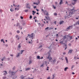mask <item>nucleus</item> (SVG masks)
<instances>
[{
  "label": "nucleus",
  "mask_w": 79,
  "mask_h": 79,
  "mask_svg": "<svg viewBox=\"0 0 79 79\" xmlns=\"http://www.w3.org/2000/svg\"><path fill=\"white\" fill-rule=\"evenodd\" d=\"M77 11L75 10L74 8H73L72 9L70 10L69 11H67L66 12V15L68 16L69 17H71L72 16V14H74V12Z\"/></svg>",
  "instance_id": "f257e3e1"
},
{
  "label": "nucleus",
  "mask_w": 79,
  "mask_h": 79,
  "mask_svg": "<svg viewBox=\"0 0 79 79\" xmlns=\"http://www.w3.org/2000/svg\"><path fill=\"white\" fill-rule=\"evenodd\" d=\"M9 73L10 74L11 73L12 75L11 77L13 79H15L17 78V77L16 75H15V73H14L13 72H12L10 70L9 71Z\"/></svg>",
  "instance_id": "f03ea898"
},
{
  "label": "nucleus",
  "mask_w": 79,
  "mask_h": 79,
  "mask_svg": "<svg viewBox=\"0 0 79 79\" xmlns=\"http://www.w3.org/2000/svg\"><path fill=\"white\" fill-rule=\"evenodd\" d=\"M28 36H27V37L29 36L31 39H33L34 37L35 36V35H33V33H32L31 35L28 34Z\"/></svg>",
  "instance_id": "7ed1b4c3"
},
{
  "label": "nucleus",
  "mask_w": 79,
  "mask_h": 79,
  "mask_svg": "<svg viewBox=\"0 0 79 79\" xmlns=\"http://www.w3.org/2000/svg\"><path fill=\"white\" fill-rule=\"evenodd\" d=\"M73 28V26H69V27H68L66 29V31H68L70 29Z\"/></svg>",
  "instance_id": "20e7f679"
},
{
  "label": "nucleus",
  "mask_w": 79,
  "mask_h": 79,
  "mask_svg": "<svg viewBox=\"0 0 79 79\" xmlns=\"http://www.w3.org/2000/svg\"><path fill=\"white\" fill-rule=\"evenodd\" d=\"M77 0H73V1H72V4L73 5H74L77 2Z\"/></svg>",
  "instance_id": "39448f33"
},
{
  "label": "nucleus",
  "mask_w": 79,
  "mask_h": 79,
  "mask_svg": "<svg viewBox=\"0 0 79 79\" xmlns=\"http://www.w3.org/2000/svg\"><path fill=\"white\" fill-rule=\"evenodd\" d=\"M51 55L49 54L48 56V57L49 61H50L52 59V58L50 56Z\"/></svg>",
  "instance_id": "423d86ee"
},
{
  "label": "nucleus",
  "mask_w": 79,
  "mask_h": 79,
  "mask_svg": "<svg viewBox=\"0 0 79 79\" xmlns=\"http://www.w3.org/2000/svg\"><path fill=\"white\" fill-rule=\"evenodd\" d=\"M44 14L46 15L47 16L48 15V12H47V11L46 10L44 11Z\"/></svg>",
  "instance_id": "0eeeda50"
},
{
  "label": "nucleus",
  "mask_w": 79,
  "mask_h": 79,
  "mask_svg": "<svg viewBox=\"0 0 79 79\" xmlns=\"http://www.w3.org/2000/svg\"><path fill=\"white\" fill-rule=\"evenodd\" d=\"M27 8H28L29 9L31 8V6H30L29 4H27Z\"/></svg>",
  "instance_id": "6e6552de"
},
{
  "label": "nucleus",
  "mask_w": 79,
  "mask_h": 79,
  "mask_svg": "<svg viewBox=\"0 0 79 79\" xmlns=\"http://www.w3.org/2000/svg\"><path fill=\"white\" fill-rule=\"evenodd\" d=\"M64 23V22L63 21H60V23H59V24H63Z\"/></svg>",
  "instance_id": "1a4fd4ad"
},
{
  "label": "nucleus",
  "mask_w": 79,
  "mask_h": 79,
  "mask_svg": "<svg viewBox=\"0 0 79 79\" xmlns=\"http://www.w3.org/2000/svg\"><path fill=\"white\" fill-rule=\"evenodd\" d=\"M73 51V50H69L68 53H71L72 51Z\"/></svg>",
  "instance_id": "9d476101"
},
{
  "label": "nucleus",
  "mask_w": 79,
  "mask_h": 79,
  "mask_svg": "<svg viewBox=\"0 0 79 79\" xmlns=\"http://www.w3.org/2000/svg\"><path fill=\"white\" fill-rule=\"evenodd\" d=\"M3 72H5V73H4V75L5 76H6V74H7V72L6 71H4Z\"/></svg>",
  "instance_id": "9b49d317"
},
{
  "label": "nucleus",
  "mask_w": 79,
  "mask_h": 79,
  "mask_svg": "<svg viewBox=\"0 0 79 79\" xmlns=\"http://www.w3.org/2000/svg\"><path fill=\"white\" fill-rule=\"evenodd\" d=\"M67 69H69L68 67H66L64 69V71H66Z\"/></svg>",
  "instance_id": "f8f14e48"
},
{
  "label": "nucleus",
  "mask_w": 79,
  "mask_h": 79,
  "mask_svg": "<svg viewBox=\"0 0 79 79\" xmlns=\"http://www.w3.org/2000/svg\"><path fill=\"white\" fill-rule=\"evenodd\" d=\"M31 69V68L30 67H29V68H27L26 69L25 71H28V70H29V69Z\"/></svg>",
  "instance_id": "ddd939ff"
},
{
  "label": "nucleus",
  "mask_w": 79,
  "mask_h": 79,
  "mask_svg": "<svg viewBox=\"0 0 79 79\" xmlns=\"http://www.w3.org/2000/svg\"><path fill=\"white\" fill-rule=\"evenodd\" d=\"M60 5H61L63 4L62 0H60Z\"/></svg>",
  "instance_id": "4468645a"
},
{
  "label": "nucleus",
  "mask_w": 79,
  "mask_h": 79,
  "mask_svg": "<svg viewBox=\"0 0 79 79\" xmlns=\"http://www.w3.org/2000/svg\"><path fill=\"white\" fill-rule=\"evenodd\" d=\"M32 63V60H30V61H29V64H31Z\"/></svg>",
  "instance_id": "2eb2a0df"
},
{
  "label": "nucleus",
  "mask_w": 79,
  "mask_h": 79,
  "mask_svg": "<svg viewBox=\"0 0 79 79\" xmlns=\"http://www.w3.org/2000/svg\"><path fill=\"white\" fill-rule=\"evenodd\" d=\"M56 61V59L54 60H53V64H54L55 63Z\"/></svg>",
  "instance_id": "dca6fc26"
},
{
  "label": "nucleus",
  "mask_w": 79,
  "mask_h": 79,
  "mask_svg": "<svg viewBox=\"0 0 79 79\" xmlns=\"http://www.w3.org/2000/svg\"><path fill=\"white\" fill-rule=\"evenodd\" d=\"M16 38L17 39H18V40H19V37L18 35H17L16 36Z\"/></svg>",
  "instance_id": "f3484780"
},
{
  "label": "nucleus",
  "mask_w": 79,
  "mask_h": 79,
  "mask_svg": "<svg viewBox=\"0 0 79 79\" xmlns=\"http://www.w3.org/2000/svg\"><path fill=\"white\" fill-rule=\"evenodd\" d=\"M25 77H24V76H21V78L22 79H24V78Z\"/></svg>",
  "instance_id": "a211bd4d"
},
{
  "label": "nucleus",
  "mask_w": 79,
  "mask_h": 79,
  "mask_svg": "<svg viewBox=\"0 0 79 79\" xmlns=\"http://www.w3.org/2000/svg\"><path fill=\"white\" fill-rule=\"evenodd\" d=\"M21 47V44H19V46H18V48H20Z\"/></svg>",
  "instance_id": "6ab92c4d"
},
{
  "label": "nucleus",
  "mask_w": 79,
  "mask_h": 79,
  "mask_svg": "<svg viewBox=\"0 0 79 79\" xmlns=\"http://www.w3.org/2000/svg\"><path fill=\"white\" fill-rule=\"evenodd\" d=\"M69 38L70 39V40L71 39H73V37L72 36H69Z\"/></svg>",
  "instance_id": "aec40b11"
},
{
  "label": "nucleus",
  "mask_w": 79,
  "mask_h": 79,
  "mask_svg": "<svg viewBox=\"0 0 79 79\" xmlns=\"http://www.w3.org/2000/svg\"><path fill=\"white\" fill-rule=\"evenodd\" d=\"M40 56H37V59H40Z\"/></svg>",
  "instance_id": "412c9836"
},
{
  "label": "nucleus",
  "mask_w": 79,
  "mask_h": 79,
  "mask_svg": "<svg viewBox=\"0 0 79 79\" xmlns=\"http://www.w3.org/2000/svg\"><path fill=\"white\" fill-rule=\"evenodd\" d=\"M66 36V35H65V36H63V38H64V39H65L67 38Z\"/></svg>",
  "instance_id": "4be33fe9"
},
{
  "label": "nucleus",
  "mask_w": 79,
  "mask_h": 79,
  "mask_svg": "<svg viewBox=\"0 0 79 79\" xmlns=\"http://www.w3.org/2000/svg\"><path fill=\"white\" fill-rule=\"evenodd\" d=\"M5 59V57H3V58L2 59H1V60L2 61H3Z\"/></svg>",
  "instance_id": "5701e85b"
},
{
  "label": "nucleus",
  "mask_w": 79,
  "mask_h": 79,
  "mask_svg": "<svg viewBox=\"0 0 79 79\" xmlns=\"http://www.w3.org/2000/svg\"><path fill=\"white\" fill-rule=\"evenodd\" d=\"M16 69V68L15 66H14L13 68V70H15Z\"/></svg>",
  "instance_id": "b1692460"
},
{
  "label": "nucleus",
  "mask_w": 79,
  "mask_h": 79,
  "mask_svg": "<svg viewBox=\"0 0 79 79\" xmlns=\"http://www.w3.org/2000/svg\"><path fill=\"white\" fill-rule=\"evenodd\" d=\"M20 53H19L18 54V55L17 56V57H18V56H19Z\"/></svg>",
  "instance_id": "393cba45"
},
{
  "label": "nucleus",
  "mask_w": 79,
  "mask_h": 79,
  "mask_svg": "<svg viewBox=\"0 0 79 79\" xmlns=\"http://www.w3.org/2000/svg\"><path fill=\"white\" fill-rule=\"evenodd\" d=\"M63 41H61V42H60V44H63Z\"/></svg>",
  "instance_id": "a878e982"
},
{
  "label": "nucleus",
  "mask_w": 79,
  "mask_h": 79,
  "mask_svg": "<svg viewBox=\"0 0 79 79\" xmlns=\"http://www.w3.org/2000/svg\"><path fill=\"white\" fill-rule=\"evenodd\" d=\"M24 11H25L26 12H28V10H25Z\"/></svg>",
  "instance_id": "bb28decb"
},
{
  "label": "nucleus",
  "mask_w": 79,
  "mask_h": 79,
  "mask_svg": "<svg viewBox=\"0 0 79 79\" xmlns=\"http://www.w3.org/2000/svg\"><path fill=\"white\" fill-rule=\"evenodd\" d=\"M65 59L66 60H68L67 57H66V56L65 57Z\"/></svg>",
  "instance_id": "cd10ccee"
},
{
  "label": "nucleus",
  "mask_w": 79,
  "mask_h": 79,
  "mask_svg": "<svg viewBox=\"0 0 79 79\" xmlns=\"http://www.w3.org/2000/svg\"><path fill=\"white\" fill-rule=\"evenodd\" d=\"M45 18H46V19H47V20H48V18H49V17H45Z\"/></svg>",
  "instance_id": "c85d7f7f"
},
{
  "label": "nucleus",
  "mask_w": 79,
  "mask_h": 79,
  "mask_svg": "<svg viewBox=\"0 0 79 79\" xmlns=\"http://www.w3.org/2000/svg\"><path fill=\"white\" fill-rule=\"evenodd\" d=\"M66 60V63L68 64L69 63L68 60Z\"/></svg>",
  "instance_id": "c756f323"
},
{
  "label": "nucleus",
  "mask_w": 79,
  "mask_h": 79,
  "mask_svg": "<svg viewBox=\"0 0 79 79\" xmlns=\"http://www.w3.org/2000/svg\"><path fill=\"white\" fill-rule=\"evenodd\" d=\"M19 10V8H15V10Z\"/></svg>",
  "instance_id": "7c9ffc66"
},
{
  "label": "nucleus",
  "mask_w": 79,
  "mask_h": 79,
  "mask_svg": "<svg viewBox=\"0 0 79 79\" xmlns=\"http://www.w3.org/2000/svg\"><path fill=\"white\" fill-rule=\"evenodd\" d=\"M38 25L40 27V26H41V24H40V23H38Z\"/></svg>",
  "instance_id": "2f4dec72"
},
{
  "label": "nucleus",
  "mask_w": 79,
  "mask_h": 79,
  "mask_svg": "<svg viewBox=\"0 0 79 79\" xmlns=\"http://www.w3.org/2000/svg\"><path fill=\"white\" fill-rule=\"evenodd\" d=\"M54 15L55 16H56L57 15V14L56 13H54Z\"/></svg>",
  "instance_id": "473e14b6"
},
{
  "label": "nucleus",
  "mask_w": 79,
  "mask_h": 79,
  "mask_svg": "<svg viewBox=\"0 0 79 79\" xmlns=\"http://www.w3.org/2000/svg\"><path fill=\"white\" fill-rule=\"evenodd\" d=\"M40 67H44V64H41V65Z\"/></svg>",
  "instance_id": "72a5a7b5"
},
{
  "label": "nucleus",
  "mask_w": 79,
  "mask_h": 79,
  "mask_svg": "<svg viewBox=\"0 0 79 79\" xmlns=\"http://www.w3.org/2000/svg\"><path fill=\"white\" fill-rule=\"evenodd\" d=\"M19 25V23H17L16 25L17 27H18Z\"/></svg>",
  "instance_id": "f704fd0d"
},
{
  "label": "nucleus",
  "mask_w": 79,
  "mask_h": 79,
  "mask_svg": "<svg viewBox=\"0 0 79 79\" xmlns=\"http://www.w3.org/2000/svg\"><path fill=\"white\" fill-rule=\"evenodd\" d=\"M24 51V50H22L21 51V54H22L23 53V52Z\"/></svg>",
  "instance_id": "c9c22d12"
},
{
  "label": "nucleus",
  "mask_w": 79,
  "mask_h": 79,
  "mask_svg": "<svg viewBox=\"0 0 79 79\" xmlns=\"http://www.w3.org/2000/svg\"><path fill=\"white\" fill-rule=\"evenodd\" d=\"M17 33H20V31H19V30H18V31H17Z\"/></svg>",
  "instance_id": "e433bc0d"
},
{
  "label": "nucleus",
  "mask_w": 79,
  "mask_h": 79,
  "mask_svg": "<svg viewBox=\"0 0 79 79\" xmlns=\"http://www.w3.org/2000/svg\"><path fill=\"white\" fill-rule=\"evenodd\" d=\"M6 77H3V79H6Z\"/></svg>",
  "instance_id": "4c0bfd02"
},
{
  "label": "nucleus",
  "mask_w": 79,
  "mask_h": 79,
  "mask_svg": "<svg viewBox=\"0 0 79 79\" xmlns=\"http://www.w3.org/2000/svg\"><path fill=\"white\" fill-rule=\"evenodd\" d=\"M32 18V16L31 15L30 17V19H31Z\"/></svg>",
  "instance_id": "58836bf2"
},
{
  "label": "nucleus",
  "mask_w": 79,
  "mask_h": 79,
  "mask_svg": "<svg viewBox=\"0 0 79 79\" xmlns=\"http://www.w3.org/2000/svg\"><path fill=\"white\" fill-rule=\"evenodd\" d=\"M53 6L54 9H56V7L55 6Z\"/></svg>",
  "instance_id": "ea45409f"
},
{
  "label": "nucleus",
  "mask_w": 79,
  "mask_h": 79,
  "mask_svg": "<svg viewBox=\"0 0 79 79\" xmlns=\"http://www.w3.org/2000/svg\"><path fill=\"white\" fill-rule=\"evenodd\" d=\"M74 65H72V68H74Z\"/></svg>",
  "instance_id": "a19ab883"
},
{
  "label": "nucleus",
  "mask_w": 79,
  "mask_h": 79,
  "mask_svg": "<svg viewBox=\"0 0 79 79\" xmlns=\"http://www.w3.org/2000/svg\"><path fill=\"white\" fill-rule=\"evenodd\" d=\"M32 12H33V13H34V14H35L36 13V12L35 11H33Z\"/></svg>",
  "instance_id": "79ce46f5"
},
{
  "label": "nucleus",
  "mask_w": 79,
  "mask_h": 79,
  "mask_svg": "<svg viewBox=\"0 0 79 79\" xmlns=\"http://www.w3.org/2000/svg\"><path fill=\"white\" fill-rule=\"evenodd\" d=\"M44 24H42V25H41V27H43L44 26Z\"/></svg>",
  "instance_id": "37998d69"
},
{
  "label": "nucleus",
  "mask_w": 79,
  "mask_h": 79,
  "mask_svg": "<svg viewBox=\"0 0 79 79\" xmlns=\"http://www.w3.org/2000/svg\"><path fill=\"white\" fill-rule=\"evenodd\" d=\"M48 28H49V27H48L46 28H45V30H48Z\"/></svg>",
  "instance_id": "c03bdc74"
},
{
  "label": "nucleus",
  "mask_w": 79,
  "mask_h": 79,
  "mask_svg": "<svg viewBox=\"0 0 79 79\" xmlns=\"http://www.w3.org/2000/svg\"><path fill=\"white\" fill-rule=\"evenodd\" d=\"M10 11L12 12L13 11H14L13 9H10Z\"/></svg>",
  "instance_id": "a18cd8bd"
},
{
  "label": "nucleus",
  "mask_w": 79,
  "mask_h": 79,
  "mask_svg": "<svg viewBox=\"0 0 79 79\" xmlns=\"http://www.w3.org/2000/svg\"><path fill=\"white\" fill-rule=\"evenodd\" d=\"M20 27H21L20 29L21 30L23 28L21 27H20V26H19V27L20 28Z\"/></svg>",
  "instance_id": "49530a36"
},
{
  "label": "nucleus",
  "mask_w": 79,
  "mask_h": 79,
  "mask_svg": "<svg viewBox=\"0 0 79 79\" xmlns=\"http://www.w3.org/2000/svg\"><path fill=\"white\" fill-rule=\"evenodd\" d=\"M52 76H53V78H52V79H53L55 77L54 75H52Z\"/></svg>",
  "instance_id": "de8ad7c7"
},
{
  "label": "nucleus",
  "mask_w": 79,
  "mask_h": 79,
  "mask_svg": "<svg viewBox=\"0 0 79 79\" xmlns=\"http://www.w3.org/2000/svg\"><path fill=\"white\" fill-rule=\"evenodd\" d=\"M69 46H71V44H69Z\"/></svg>",
  "instance_id": "09e8293b"
},
{
  "label": "nucleus",
  "mask_w": 79,
  "mask_h": 79,
  "mask_svg": "<svg viewBox=\"0 0 79 79\" xmlns=\"http://www.w3.org/2000/svg\"><path fill=\"white\" fill-rule=\"evenodd\" d=\"M50 78H51L50 77H48L47 79H50Z\"/></svg>",
  "instance_id": "8fccbe9b"
},
{
  "label": "nucleus",
  "mask_w": 79,
  "mask_h": 79,
  "mask_svg": "<svg viewBox=\"0 0 79 79\" xmlns=\"http://www.w3.org/2000/svg\"><path fill=\"white\" fill-rule=\"evenodd\" d=\"M66 54V53L65 52H63V55H65Z\"/></svg>",
  "instance_id": "3c124183"
},
{
  "label": "nucleus",
  "mask_w": 79,
  "mask_h": 79,
  "mask_svg": "<svg viewBox=\"0 0 79 79\" xmlns=\"http://www.w3.org/2000/svg\"><path fill=\"white\" fill-rule=\"evenodd\" d=\"M56 36L58 37V34H56Z\"/></svg>",
  "instance_id": "603ef678"
},
{
  "label": "nucleus",
  "mask_w": 79,
  "mask_h": 79,
  "mask_svg": "<svg viewBox=\"0 0 79 79\" xmlns=\"http://www.w3.org/2000/svg\"><path fill=\"white\" fill-rule=\"evenodd\" d=\"M1 42H3V39H2V40H1Z\"/></svg>",
  "instance_id": "864d4df0"
},
{
  "label": "nucleus",
  "mask_w": 79,
  "mask_h": 79,
  "mask_svg": "<svg viewBox=\"0 0 79 79\" xmlns=\"http://www.w3.org/2000/svg\"><path fill=\"white\" fill-rule=\"evenodd\" d=\"M10 56H13V54H11V55H10Z\"/></svg>",
  "instance_id": "5fc2aeb1"
},
{
  "label": "nucleus",
  "mask_w": 79,
  "mask_h": 79,
  "mask_svg": "<svg viewBox=\"0 0 79 79\" xmlns=\"http://www.w3.org/2000/svg\"><path fill=\"white\" fill-rule=\"evenodd\" d=\"M72 74H75V73H74V72H72Z\"/></svg>",
  "instance_id": "6e6d98bb"
},
{
  "label": "nucleus",
  "mask_w": 79,
  "mask_h": 79,
  "mask_svg": "<svg viewBox=\"0 0 79 79\" xmlns=\"http://www.w3.org/2000/svg\"><path fill=\"white\" fill-rule=\"evenodd\" d=\"M60 62V61H57V63H59V62Z\"/></svg>",
  "instance_id": "4d7b16f0"
},
{
  "label": "nucleus",
  "mask_w": 79,
  "mask_h": 79,
  "mask_svg": "<svg viewBox=\"0 0 79 79\" xmlns=\"http://www.w3.org/2000/svg\"><path fill=\"white\" fill-rule=\"evenodd\" d=\"M64 46H65V47H67V45H66V44H64Z\"/></svg>",
  "instance_id": "13d9d810"
},
{
  "label": "nucleus",
  "mask_w": 79,
  "mask_h": 79,
  "mask_svg": "<svg viewBox=\"0 0 79 79\" xmlns=\"http://www.w3.org/2000/svg\"><path fill=\"white\" fill-rule=\"evenodd\" d=\"M76 58H77V57H74V59H76Z\"/></svg>",
  "instance_id": "bf43d9fd"
},
{
  "label": "nucleus",
  "mask_w": 79,
  "mask_h": 79,
  "mask_svg": "<svg viewBox=\"0 0 79 79\" xmlns=\"http://www.w3.org/2000/svg\"><path fill=\"white\" fill-rule=\"evenodd\" d=\"M35 8H36V6H34V8L35 9Z\"/></svg>",
  "instance_id": "052dcab7"
},
{
  "label": "nucleus",
  "mask_w": 79,
  "mask_h": 79,
  "mask_svg": "<svg viewBox=\"0 0 79 79\" xmlns=\"http://www.w3.org/2000/svg\"><path fill=\"white\" fill-rule=\"evenodd\" d=\"M5 46L6 47H7L8 46V45L7 44H6V45Z\"/></svg>",
  "instance_id": "680f3d73"
},
{
  "label": "nucleus",
  "mask_w": 79,
  "mask_h": 79,
  "mask_svg": "<svg viewBox=\"0 0 79 79\" xmlns=\"http://www.w3.org/2000/svg\"><path fill=\"white\" fill-rule=\"evenodd\" d=\"M43 57L42 56V57H41V58H40V59H43Z\"/></svg>",
  "instance_id": "e2e57ef3"
},
{
  "label": "nucleus",
  "mask_w": 79,
  "mask_h": 79,
  "mask_svg": "<svg viewBox=\"0 0 79 79\" xmlns=\"http://www.w3.org/2000/svg\"><path fill=\"white\" fill-rule=\"evenodd\" d=\"M46 23H48V21H46Z\"/></svg>",
  "instance_id": "0e129e2a"
},
{
  "label": "nucleus",
  "mask_w": 79,
  "mask_h": 79,
  "mask_svg": "<svg viewBox=\"0 0 79 79\" xmlns=\"http://www.w3.org/2000/svg\"><path fill=\"white\" fill-rule=\"evenodd\" d=\"M21 19H23V17H21Z\"/></svg>",
  "instance_id": "69168bd1"
},
{
  "label": "nucleus",
  "mask_w": 79,
  "mask_h": 79,
  "mask_svg": "<svg viewBox=\"0 0 79 79\" xmlns=\"http://www.w3.org/2000/svg\"><path fill=\"white\" fill-rule=\"evenodd\" d=\"M18 15H19L18 14H17L16 15V16H18Z\"/></svg>",
  "instance_id": "338daca9"
},
{
  "label": "nucleus",
  "mask_w": 79,
  "mask_h": 79,
  "mask_svg": "<svg viewBox=\"0 0 79 79\" xmlns=\"http://www.w3.org/2000/svg\"><path fill=\"white\" fill-rule=\"evenodd\" d=\"M77 23L79 25V21L77 22Z\"/></svg>",
  "instance_id": "774afa93"
}]
</instances>
